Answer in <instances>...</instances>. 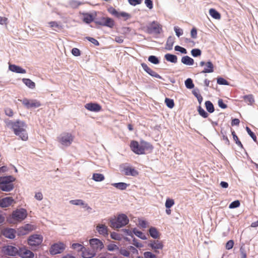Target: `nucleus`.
<instances>
[{
    "label": "nucleus",
    "mask_w": 258,
    "mask_h": 258,
    "mask_svg": "<svg viewBox=\"0 0 258 258\" xmlns=\"http://www.w3.org/2000/svg\"><path fill=\"white\" fill-rule=\"evenodd\" d=\"M124 174L126 175H131L133 176H136L138 175L139 172L137 170H136L135 168H132L131 167H126L124 168Z\"/></svg>",
    "instance_id": "5701e85b"
},
{
    "label": "nucleus",
    "mask_w": 258,
    "mask_h": 258,
    "mask_svg": "<svg viewBox=\"0 0 258 258\" xmlns=\"http://www.w3.org/2000/svg\"><path fill=\"white\" fill-rule=\"evenodd\" d=\"M82 256L84 258H92L96 254V252L94 250H89L85 248V247L83 250H82Z\"/></svg>",
    "instance_id": "393cba45"
},
{
    "label": "nucleus",
    "mask_w": 258,
    "mask_h": 258,
    "mask_svg": "<svg viewBox=\"0 0 258 258\" xmlns=\"http://www.w3.org/2000/svg\"><path fill=\"white\" fill-rule=\"evenodd\" d=\"M209 14L211 17L215 19L219 20L221 18V15L220 13L214 9H210Z\"/></svg>",
    "instance_id": "473e14b6"
},
{
    "label": "nucleus",
    "mask_w": 258,
    "mask_h": 258,
    "mask_svg": "<svg viewBox=\"0 0 258 258\" xmlns=\"http://www.w3.org/2000/svg\"><path fill=\"white\" fill-rule=\"evenodd\" d=\"M141 142L140 144L136 141H133L130 144V148L133 152L136 154L140 155V153L138 152V150H140Z\"/></svg>",
    "instance_id": "b1692460"
},
{
    "label": "nucleus",
    "mask_w": 258,
    "mask_h": 258,
    "mask_svg": "<svg viewBox=\"0 0 258 258\" xmlns=\"http://www.w3.org/2000/svg\"><path fill=\"white\" fill-rule=\"evenodd\" d=\"M49 24L51 28L55 27L58 28L59 30L62 29V26L59 25L56 22L51 21L49 23Z\"/></svg>",
    "instance_id": "864d4df0"
},
{
    "label": "nucleus",
    "mask_w": 258,
    "mask_h": 258,
    "mask_svg": "<svg viewBox=\"0 0 258 258\" xmlns=\"http://www.w3.org/2000/svg\"><path fill=\"white\" fill-rule=\"evenodd\" d=\"M74 139V137L72 134L69 133H63L61 134L58 138V141L63 146H69L72 143Z\"/></svg>",
    "instance_id": "20e7f679"
},
{
    "label": "nucleus",
    "mask_w": 258,
    "mask_h": 258,
    "mask_svg": "<svg viewBox=\"0 0 258 258\" xmlns=\"http://www.w3.org/2000/svg\"><path fill=\"white\" fill-rule=\"evenodd\" d=\"M198 112L200 115L204 118H207L208 116V113L200 106L198 108Z\"/></svg>",
    "instance_id": "de8ad7c7"
},
{
    "label": "nucleus",
    "mask_w": 258,
    "mask_h": 258,
    "mask_svg": "<svg viewBox=\"0 0 258 258\" xmlns=\"http://www.w3.org/2000/svg\"><path fill=\"white\" fill-rule=\"evenodd\" d=\"M174 31L175 32L176 35L179 37L180 36L183 34V31L181 29L178 28V27H174Z\"/></svg>",
    "instance_id": "680f3d73"
},
{
    "label": "nucleus",
    "mask_w": 258,
    "mask_h": 258,
    "mask_svg": "<svg viewBox=\"0 0 258 258\" xmlns=\"http://www.w3.org/2000/svg\"><path fill=\"white\" fill-rule=\"evenodd\" d=\"M110 236L112 239H113L115 240H120L121 239V235L115 232H112L110 234Z\"/></svg>",
    "instance_id": "3c124183"
},
{
    "label": "nucleus",
    "mask_w": 258,
    "mask_h": 258,
    "mask_svg": "<svg viewBox=\"0 0 258 258\" xmlns=\"http://www.w3.org/2000/svg\"><path fill=\"white\" fill-rule=\"evenodd\" d=\"M128 3L132 6H136L142 3V0H128Z\"/></svg>",
    "instance_id": "0e129e2a"
},
{
    "label": "nucleus",
    "mask_w": 258,
    "mask_h": 258,
    "mask_svg": "<svg viewBox=\"0 0 258 258\" xmlns=\"http://www.w3.org/2000/svg\"><path fill=\"white\" fill-rule=\"evenodd\" d=\"M22 82L29 88L34 89L35 87V83L29 79L24 78Z\"/></svg>",
    "instance_id": "c756f323"
},
{
    "label": "nucleus",
    "mask_w": 258,
    "mask_h": 258,
    "mask_svg": "<svg viewBox=\"0 0 258 258\" xmlns=\"http://www.w3.org/2000/svg\"><path fill=\"white\" fill-rule=\"evenodd\" d=\"M12 218L14 220L21 222L24 220L27 216V212L25 209H17L12 214Z\"/></svg>",
    "instance_id": "39448f33"
},
{
    "label": "nucleus",
    "mask_w": 258,
    "mask_h": 258,
    "mask_svg": "<svg viewBox=\"0 0 258 258\" xmlns=\"http://www.w3.org/2000/svg\"><path fill=\"white\" fill-rule=\"evenodd\" d=\"M88 40L94 44L96 46L99 45V42L94 38L88 37L86 38Z\"/></svg>",
    "instance_id": "e2e57ef3"
},
{
    "label": "nucleus",
    "mask_w": 258,
    "mask_h": 258,
    "mask_svg": "<svg viewBox=\"0 0 258 258\" xmlns=\"http://www.w3.org/2000/svg\"><path fill=\"white\" fill-rule=\"evenodd\" d=\"M145 4L146 6L149 9H152L153 7V2L151 0H145Z\"/></svg>",
    "instance_id": "338daca9"
},
{
    "label": "nucleus",
    "mask_w": 258,
    "mask_h": 258,
    "mask_svg": "<svg viewBox=\"0 0 258 258\" xmlns=\"http://www.w3.org/2000/svg\"><path fill=\"white\" fill-rule=\"evenodd\" d=\"M218 105L220 107L223 109H225L227 107L226 104H225L222 99H219L218 102Z\"/></svg>",
    "instance_id": "69168bd1"
},
{
    "label": "nucleus",
    "mask_w": 258,
    "mask_h": 258,
    "mask_svg": "<svg viewBox=\"0 0 258 258\" xmlns=\"http://www.w3.org/2000/svg\"><path fill=\"white\" fill-rule=\"evenodd\" d=\"M217 83L220 85H228V82L223 78H219L217 79Z\"/></svg>",
    "instance_id": "13d9d810"
},
{
    "label": "nucleus",
    "mask_w": 258,
    "mask_h": 258,
    "mask_svg": "<svg viewBox=\"0 0 258 258\" xmlns=\"http://www.w3.org/2000/svg\"><path fill=\"white\" fill-rule=\"evenodd\" d=\"M65 249V245L62 243H58L53 244L50 249V252L52 254H56L62 252Z\"/></svg>",
    "instance_id": "f8f14e48"
},
{
    "label": "nucleus",
    "mask_w": 258,
    "mask_h": 258,
    "mask_svg": "<svg viewBox=\"0 0 258 258\" xmlns=\"http://www.w3.org/2000/svg\"><path fill=\"white\" fill-rule=\"evenodd\" d=\"M70 203L74 205L82 206L83 208H86L87 210H91V208L88 206V204L85 203L82 200H71Z\"/></svg>",
    "instance_id": "412c9836"
},
{
    "label": "nucleus",
    "mask_w": 258,
    "mask_h": 258,
    "mask_svg": "<svg viewBox=\"0 0 258 258\" xmlns=\"http://www.w3.org/2000/svg\"><path fill=\"white\" fill-rule=\"evenodd\" d=\"M149 233L154 238H157L159 237V232L155 227H151L150 228Z\"/></svg>",
    "instance_id": "f704fd0d"
},
{
    "label": "nucleus",
    "mask_w": 258,
    "mask_h": 258,
    "mask_svg": "<svg viewBox=\"0 0 258 258\" xmlns=\"http://www.w3.org/2000/svg\"><path fill=\"white\" fill-rule=\"evenodd\" d=\"M174 43V41L173 38H172L171 36L169 37L167 39L165 45V49L169 50H171L172 49Z\"/></svg>",
    "instance_id": "c85d7f7f"
},
{
    "label": "nucleus",
    "mask_w": 258,
    "mask_h": 258,
    "mask_svg": "<svg viewBox=\"0 0 258 258\" xmlns=\"http://www.w3.org/2000/svg\"><path fill=\"white\" fill-rule=\"evenodd\" d=\"M240 202L238 200L232 202L229 206L230 209H234L239 207Z\"/></svg>",
    "instance_id": "603ef678"
},
{
    "label": "nucleus",
    "mask_w": 258,
    "mask_h": 258,
    "mask_svg": "<svg viewBox=\"0 0 258 258\" xmlns=\"http://www.w3.org/2000/svg\"><path fill=\"white\" fill-rule=\"evenodd\" d=\"M148 60L153 64H158L159 63V60L158 58L154 55H151L148 58Z\"/></svg>",
    "instance_id": "49530a36"
},
{
    "label": "nucleus",
    "mask_w": 258,
    "mask_h": 258,
    "mask_svg": "<svg viewBox=\"0 0 258 258\" xmlns=\"http://www.w3.org/2000/svg\"><path fill=\"white\" fill-rule=\"evenodd\" d=\"M16 202L12 197H6L0 200V207L2 208H7Z\"/></svg>",
    "instance_id": "dca6fc26"
},
{
    "label": "nucleus",
    "mask_w": 258,
    "mask_h": 258,
    "mask_svg": "<svg viewBox=\"0 0 258 258\" xmlns=\"http://www.w3.org/2000/svg\"><path fill=\"white\" fill-rule=\"evenodd\" d=\"M92 178L96 181H101L104 179V176L102 174L94 173Z\"/></svg>",
    "instance_id": "c9c22d12"
},
{
    "label": "nucleus",
    "mask_w": 258,
    "mask_h": 258,
    "mask_svg": "<svg viewBox=\"0 0 258 258\" xmlns=\"http://www.w3.org/2000/svg\"><path fill=\"white\" fill-rule=\"evenodd\" d=\"M134 233L138 237L141 238L142 239H145L146 236L143 234V233L140 231L138 230L137 229H134L133 230Z\"/></svg>",
    "instance_id": "79ce46f5"
},
{
    "label": "nucleus",
    "mask_w": 258,
    "mask_h": 258,
    "mask_svg": "<svg viewBox=\"0 0 258 258\" xmlns=\"http://www.w3.org/2000/svg\"><path fill=\"white\" fill-rule=\"evenodd\" d=\"M85 107L87 110L94 112L100 111L102 109L101 106L99 104L94 103H87L85 105Z\"/></svg>",
    "instance_id": "f3484780"
},
{
    "label": "nucleus",
    "mask_w": 258,
    "mask_h": 258,
    "mask_svg": "<svg viewBox=\"0 0 258 258\" xmlns=\"http://www.w3.org/2000/svg\"><path fill=\"white\" fill-rule=\"evenodd\" d=\"M190 35L191 37L194 38L196 39L197 37V30L196 28H193L190 32Z\"/></svg>",
    "instance_id": "774afa93"
},
{
    "label": "nucleus",
    "mask_w": 258,
    "mask_h": 258,
    "mask_svg": "<svg viewBox=\"0 0 258 258\" xmlns=\"http://www.w3.org/2000/svg\"><path fill=\"white\" fill-rule=\"evenodd\" d=\"M18 255L22 258H33L34 254L24 246L19 248Z\"/></svg>",
    "instance_id": "ddd939ff"
},
{
    "label": "nucleus",
    "mask_w": 258,
    "mask_h": 258,
    "mask_svg": "<svg viewBox=\"0 0 258 258\" xmlns=\"http://www.w3.org/2000/svg\"><path fill=\"white\" fill-rule=\"evenodd\" d=\"M3 234L7 238L13 239L15 237V230L12 228L6 229L4 230Z\"/></svg>",
    "instance_id": "a878e982"
},
{
    "label": "nucleus",
    "mask_w": 258,
    "mask_h": 258,
    "mask_svg": "<svg viewBox=\"0 0 258 258\" xmlns=\"http://www.w3.org/2000/svg\"><path fill=\"white\" fill-rule=\"evenodd\" d=\"M90 244L93 250L95 252L98 250H101L103 247L104 244L103 242L98 239L93 238L90 240Z\"/></svg>",
    "instance_id": "9d476101"
},
{
    "label": "nucleus",
    "mask_w": 258,
    "mask_h": 258,
    "mask_svg": "<svg viewBox=\"0 0 258 258\" xmlns=\"http://www.w3.org/2000/svg\"><path fill=\"white\" fill-rule=\"evenodd\" d=\"M108 12L112 15L117 18H122L124 21H126L131 18V15L126 12H118L112 7H110L107 9Z\"/></svg>",
    "instance_id": "423d86ee"
},
{
    "label": "nucleus",
    "mask_w": 258,
    "mask_h": 258,
    "mask_svg": "<svg viewBox=\"0 0 258 258\" xmlns=\"http://www.w3.org/2000/svg\"><path fill=\"white\" fill-rule=\"evenodd\" d=\"M96 230L102 235L107 236L108 235V228L104 224H98L96 226Z\"/></svg>",
    "instance_id": "aec40b11"
},
{
    "label": "nucleus",
    "mask_w": 258,
    "mask_h": 258,
    "mask_svg": "<svg viewBox=\"0 0 258 258\" xmlns=\"http://www.w3.org/2000/svg\"><path fill=\"white\" fill-rule=\"evenodd\" d=\"M243 98L244 101L249 105H251L254 101L253 96L252 94L245 95Z\"/></svg>",
    "instance_id": "2f4dec72"
},
{
    "label": "nucleus",
    "mask_w": 258,
    "mask_h": 258,
    "mask_svg": "<svg viewBox=\"0 0 258 258\" xmlns=\"http://www.w3.org/2000/svg\"><path fill=\"white\" fill-rule=\"evenodd\" d=\"M129 222L125 214L119 215L116 219L110 221L111 226L114 228H119L126 225Z\"/></svg>",
    "instance_id": "7ed1b4c3"
},
{
    "label": "nucleus",
    "mask_w": 258,
    "mask_h": 258,
    "mask_svg": "<svg viewBox=\"0 0 258 258\" xmlns=\"http://www.w3.org/2000/svg\"><path fill=\"white\" fill-rule=\"evenodd\" d=\"M231 134L233 136L234 141L235 142V143L237 145V146L240 147L241 148H243L242 144H241V142L239 140V139L237 135H236L235 131H231Z\"/></svg>",
    "instance_id": "4c0bfd02"
},
{
    "label": "nucleus",
    "mask_w": 258,
    "mask_h": 258,
    "mask_svg": "<svg viewBox=\"0 0 258 258\" xmlns=\"http://www.w3.org/2000/svg\"><path fill=\"white\" fill-rule=\"evenodd\" d=\"M144 256L145 258H157L156 255L149 251L145 252Z\"/></svg>",
    "instance_id": "5fc2aeb1"
},
{
    "label": "nucleus",
    "mask_w": 258,
    "mask_h": 258,
    "mask_svg": "<svg viewBox=\"0 0 258 258\" xmlns=\"http://www.w3.org/2000/svg\"><path fill=\"white\" fill-rule=\"evenodd\" d=\"M9 68L12 72L17 73L25 74L26 73L25 69L15 64H9Z\"/></svg>",
    "instance_id": "4be33fe9"
},
{
    "label": "nucleus",
    "mask_w": 258,
    "mask_h": 258,
    "mask_svg": "<svg viewBox=\"0 0 258 258\" xmlns=\"http://www.w3.org/2000/svg\"><path fill=\"white\" fill-rule=\"evenodd\" d=\"M112 185L116 188L121 190H124L127 187V184L123 182L115 183L112 184Z\"/></svg>",
    "instance_id": "e433bc0d"
},
{
    "label": "nucleus",
    "mask_w": 258,
    "mask_h": 258,
    "mask_svg": "<svg viewBox=\"0 0 258 258\" xmlns=\"http://www.w3.org/2000/svg\"><path fill=\"white\" fill-rule=\"evenodd\" d=\"M174 204V201L173 199H167L165 202V207L167 209L170 208Z\"/></svg>",
    "instance_id": "c03bdc74"
},
{
    "label": "nucleus",
    "mask_w": 258,
    "mask_h": 258,
    "mask_svg": "<svg viewBox=\"0 0 258 258\" xmlns=\"http://www.w3.org/2000/svg\"><path fill=\"white\" fill-rule=\"evenodd\" d=\"M206 68L202 72V73H210L214 71V65L211 61H208L206 63Z\"/></svg>",
    "instance_id": "bb28decb"
},
{
    "label": "nucleus",
    "mask_w": 258,
    "mask_h": 258,
    "mask_svg": "<svg viewBox=\"0 0 258 258\" xmlns=\"http://www.w3.org/2000/svg\"><path fill=\"white\" fill-rule=\"evenodd\" d=\"M95 23L99 25L113 28L115 25L114 20L109 17H102L100 20H95Z\"/></svg>",
    "instance_id": "6e6552de"
},
{
    "label": "nucleus",
    "mask_w": 258,
    "mask_h": 258,
    "mask_svg": "<svg viewBox=\"0 0 258 258\" xmlns=\"http://www.w3.org/2000/svg\"><path fill=\"white\" fill-rule=\"evenodd\" d=\"M119 252L121 255L126 257L129 256L130 254L129 250H127L125 249H120L119 250Z\"/></svg>",
    "instance_id": "4d7b16f0"
},
{
    "label": "nucleus",
    "mask_w": 258,
    "mask_h": 258,
    "mask_svg": "<svg viewBox=\"0 0 258 258\" xmlns=\"http://www.w3.org/2000/svg\"><path fill=\"white\" fill-rule=\"evenodd\" d=\"M165 103L167 106L169 108H172L174 106V103L173 99L166 98Z\"/></svg>",
    "instance_id": "ea45409f"
},
{
    "label": "nucleus",
    "mask_w": 258,
    "mask_h": 258,
    "mask_svg": "<svg viewBox=\"0 0 258 258\" xmlns=\"http://www.w3.org/2000/svg\"><path fill=\"white\" fill-rule=\"evenodd\" d=\"M184 42L185 43V44H186V45L187 46L190 47L195 46V45L196 44L195 42L190 38H184Z\"/></svg>",
    "instance_id": "58836bf2"
},
{
    "label": "nucleus",
    "mask_w": 258,
    "mask_h": 258,
    "mask_svg": "<svg viewBox=\"0 0 258 258\" xmlns=\"http://www.w3.org/2000/svg\"><path fill=\"white\" fill-rule=\"evenodd\" d=\"M107 247V249L109 251H111L119 249L118 246L117 245L113 244V243H110V244H108Z\"/></svg>",
    "instance_id": "09e8293b"
},
{
    "label": "nucleus",
    "mask_w": 258,
    "mask_h": 258,
    "mask_svg": "<svg viewBox=\"0 0 258 258\" xmlns=\"http://www.w3.org/2000/svg\"><path fill=\"white\" fill-rule=\"evenodd\" d=\"M3 251L7 255L15 256L16 255H18L19 249H18L16 247L8 245L4 247Z\"/></svg>",
    "instance_id": "2eb2a0df"
},
{
    "label": "nucleus",
    "mask_w": 258,
    "mask_h": 258,
    "mask_svg": "<svg viewBox=\"0 0 258 258\" xmlns=\"http://www.w3.org/2000/svg\"><path fill=\"white\" fill-rule=\"evenodd\" d=\"M7 127L11 128L14 134L19 137L23 141H27L28 139V134L26 131L27 125L23 121L18 120L16 121L8 120L6 121Z\"/></svg>",
    "instance_id": "f257e3e1"
},
{
    "label": "nucleus",
    "mask_w": 258,
    "mask_h": 258,
    "mask_svg": "<svg viewBox=\"0 0 258 258\" xmlns=\"http://www.w3.org/2000/svg\"><path fill=\"white\" fill-rule=\"evenodd\" d=\"M205 106L207 110L210 113H213L215 110L213 104L210 101L205 102Z\"/></svg>",
    "instance_id": "72a5a7b5"
},
{
    "label": "nucleus",
    "mask_w": 258,
    "mask_h": 258,
    "mask_svg": "<svg viewBox=\"0 0 258 258\" xmlns=\"http://www.w3.org/2000/svg\"><path fill=\"white\" fill-rule=\"evenodd\" d=\"M153 149V146L149 143L144 141H141L140 150L138 152L140 154H145L146 152H151Z\"/></svg>",
    "instance_id": "9b49d317"
},
{
    "label": "nucleus",
    "mask_w": 258,
    "mask_h": 258,
    "mask_svg": "<svg viewBox=\"0 0 258 258\" xmlns=\"http://www.w3.org/2000/svg\"><path fill=\"white\" fill-rule=\"evenodd\" d=\"M149 245L156 253L159 252L158 249H162L163 247L162 242L159 240H153L150 243Z\"/></svg>",
    "instance_id": "a211bd4d"
},
{
    "label": "nucleus",
    "mask_w": 258,
    "mask_h": 258,
    "mask_svg": "<svg viewBox=\"0 0 258 258\" xmlns=\"http://www.w3.org/2000/svg\"><path fill=\"white\" fill-rule=\"evenodd\" d=\"M175 50L180 51L181 53L186 54L187 53L186 50L180 46L176 45L174 47Z\"/></svg>",
    "instance_id": "6e6d98bb"
},
{
    "label": "nucleus",
    "mask_w": 258,
    "mask_h": 258,
    "mask_svg": "<svg viewBox=\"0 0 258 258\" xmlns=\"http://www.w3.org/2000/svg\"><path fill=\"white\" fill-rule=\"evenodd\" d=\"M150 33L160 34L162 31V26L157 22H153L148 27Z\"/></svg>",
    "instance_id": "4468645a"
},
{
    "label": "nucleus",
    "mask_w": 258,
    "mask_h": 258,
    "mask_svg": "<svg viewBox=\"0 0 258 258\" xmlns=\"http://www.w3.org/2000/svg\"><path fill=\"white\" fill-rule=\"evenodd\" d=\"M233 245L234 241L232 240H230L226 243L225 247L227 249L229 250L232 248Z\"/></svg>",
    "instance_id": "bf43d9fd"
},
{
    "label": "nucleus",
    "mask_w": 258,
    "mask_h": 258,
    "mask_svg": "<svg viewBox=\"0 0 258 258\" xmlns=\"http://www.w3.org/2000/svg\"><path fill=\"white\" fill-rule=\"evenodd\" d=\"M22 104L27 108H38L41 105V102L36 99H23L22 101Z\"/></svg>",
    "instance_id": "1a4fd4ad"
},
{
    "label": "nucleus",
    "mask_w": 258,
    "mask_h": 258,
    "mask_svg": "<svg viewBox=\"0 0 258 258\" xmlns=\"http://www.w3.org/2000/svg\"><path fill=\"white\" fill-rule=\"evenodd\" d=\"M42 241V236L39 234H34L29 236L28 239V243L31 247H35L41 244Z\"/></svg>",
    "instance_id": "0eeeda50"
},
{
    "label": "nucleus",
    "mask_w": 258,
    "mask_h": 258,
    "mask_svg": "<svg viewBox=\"0 0 258 258\" xmlns=\"http://www.w3.org/2000/svg\"><path fill=\"white\" fill-rule=\"evenodd\" d=\"M165 59L170 62L173 63H176L177 61V57L176 55L171 54L170 53H167L165 55Z\"/></svg>",
    "instance_id": "7c9ffc66"
},
{
    "label": "nucleus",
    "mask_w": 258,
    "mask_h": 258,
    "mask_svg": "<svg viewBox=\"0 0 258 258\" xmlns=\"http://www.w3.org/2000/svg\"><path fill=\"white\" fill-rule=\"evenodd\" d=\"M97 14L95 12L94 14L86 13L83 14V21L87 24H89L94 21Z\"/></svg>",
    "instance_id": "6ab92c4d"
},
{
    "label": "nucleus",
    "mask_w": 258,
    "mask_h": 258,
    "mask_svg": "<svg viewBox=\"0 0 258 258\" xmlns=\"http://www.w3.org/2000/svg\"><path fill=\"white\" fill-rule=\"evenodd\" d=\"M246 130L248 134L250 136V137L253 139V140L255 142H257L256 137L255 135V134L251 131V130L248 127L246 126Z\"/></svg>",
    "instance_id": "a18cd8bd"
},
{
    "label": "nucleus",
    "mask_w": 258,
    "mask_h": 258,
    "mask_svg": "<svg viewBox=\"0 0 258 258\" xmlns=\"http://www.w3.org/2000/svg\"><path fill=\"white\" fill-rule=\"evenodd\" d=\"M15 178L12 176L0 177V189L4 191H10L14 188L12 182Z\"/></svg>",
    "instance_id": "f03ea898"
},
{
    "label": "nucleus",
    "mask_w": 258,
    "mask_h": 258,
    "mask_svg": "<svg viewBox=\"0 0 258 258\" xmlns=\"http://www.w3.org/2000/svg\"><path fill=\"white\" fill-rule=\"evenodd\" d=\"M185 85L186 87L188 89H191L194 87V84L193 83L192 80L188 78L185 81Z\"/></svg>",
    "instance_id": "a19ab883"
},
{
    "label": "nucleus",
    "mask_w": 258,
    "mask_h": 258,
    "mask_svg": "<svg viewBox=\"0 0 258 258\" xmlns=\"http://www.w3.org/2000/svg\"><path fill=\"white\" fill-rule=\"evenodd\" d=\"M72 53L76 56H78L81 55L80 50L77 48H74L72 50Z\"/></svg>",
    "instance_id": "052dcab7"
},
{
    "label": "nucleus",
    "mask_w": 258,
    "mask_h": 258,
    "mask_svg": "<svg viewBox=\"0 0 258 258\" xmlns=\"http://www.w3.org/2000/svg\"><path fill=\"white\" fill-rule=\"evenodd\" d=\"M72 247L73 249H77L78 251L80 250L81 251L84 248V247L80 243H73L72 245Z\"/></svg>",
    "instance_id": "8fccbe9b"
},
{
    "label": "nucleus",
    "mask_w": 258,
    "mask_h": 258,
    "mask_svg": "<svg viewBox=\"0 0 258 258\" xmlns=\"http://www.w3.org/2000/svg\"><path fill=\"white\" fill-rule=\"evenodd\" d=\"M181 62L186 65H193L194 63V60L188 56H183L181 58Z\"/></svg>",
    "instance_id": "cd10ccee"
},
{
    "label": "nucleus",
    "mask_w": 258,
    "mask_h": 258,
    "mask_svg": "<svg viewBox=\"0 0 258 258\" xmlns=\"http://www.w3.org/2000/svg\"><path fill=\"white\" fill-rule=\"evenodd\" d=\"M191 54L192 55V56L197 57L201 55L202 51L200 49L195 48L191 50Z\"/></svg>",
    "instance_id": "37998d69"
}]
</instances>
